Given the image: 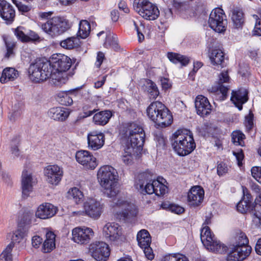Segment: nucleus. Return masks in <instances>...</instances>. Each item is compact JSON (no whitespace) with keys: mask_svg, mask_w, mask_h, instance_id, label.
Returning a JSON list of instances; mask_svg holds the SVG:
<instances>
[{"mask_svg":"<svg viewBox=\"0 0 261 261\" xmlns=\"http://www.w3.org/2000/svg\"><path fill=\"white\" fill-rule=\"evenodd\" d=\"M13 3L16 5L19 11L22 13L28 12L31 10L32 7L30 5H25L20 1L13 0Z\"/></svg>","mask_w":261,"mask_h":261,"instance_id":"obj_55","label":"nucleus"},{"mask_svg":"<svg viewBox=\"0 0 261 261\" xmlns=\"http://www.w3.org/2000/svg\"><path fill=\"white\" fill-rule=\"evenodd\" d=\"M84 207L85 214L93 219L98 218L102 213V205L94 199H88L85 202Z\"/></svg>","mask_w":261,"mask_h":261,"instance_id":"obj_22","label":"nucleus"},{"mask_svg":"<svg viewBox=\"0 0 261 261\" xmlns=\"http://www.w3.org/2000/svg\"><path fill=\"white\" fill-rule=\"evenodd\" d=\"M242 190H243V197L242 198V199H244L245 201L250 203H252V201L253 200V197L248 190V189L244 187H242Z\"/></svg>","mask_w":261,"mask_h":261,"instance_id":"obj_59","label":"nucleus"},{"mask_svg":"<svg viewBox=\"0 0 261 261\" xmlns=\"http://www.w3.org/2000/svg\"><path fill=\"white\" fill-rule=\"evenodd\" d=\"M167 57L169 60L174 64L180 63L182 65L186 66L189 62L188 57L177 53H168Z\"/></svg>","mask_w":261,"mask_h":261,"instance_id":"obj_42","label":"nucleus"},{"mask_svg":"<svg viewBox=\"0 0 261 261\" xmlns=\"http://www.w3.org/2000/svg\"><path fill=\"white\" fill-rule=\"evenodd\" d=\"M89 251L96 261H106L110 253L108 245L103 242H95L91 244Z\"/></svg>","mask_w":261,"mask_h":261,"instance_id":"obj_12","label":"nucleus"},{"mask_svg":"<svg viewBox=\"0 0 261 261\" xmlns=\"http://www.w3.org/2000/svg\"><path fill=\"white\" fill-rule=\"evenodd\" d=\"M71 26V23L65 17L57 16L42 23L41 28L51 37H55L67 31Z\"/></svg>","mask_w":261,"mask_h":261,"instance_id":"obj_6","label":"nucleus"},{"mask_svg":"<svg viewBox=\"0 0 261 261\" xmlns=\"http://www.w3.org/2000/svg\"><path fill=\"white\" fill-rule=\"evenodd\" d=\"M113 203L115 205L121 208V212L118 214L120 219L123 220L130 219L135 217L138 213L136 206L131 203L122 199H114Z\"/></svg>","mask_w":261,"mask_h":261,"instance_id":"obj_14","label":"nucleus"},{"mask_svg":"<svg viewBox=\"0 0 261 261\" xmlns=\"http://www.w3.org/2000/svg\"><path fill=\"white\" fill-rule=\"evenodd\" d=\"M120 226L115 223H108L103 228V234L109 241L117 240L121 235Z\"/></svg>","mask_w":261,"mask_h":261,"instance_id":"obj_25","label":"nucleus"},{"mask_svg":"<svg viewBox=\"0 0 261 261\" xmlns=\"http://www.w3.org/2000/svg\"><path fill=\"white\" fill-rule=\"evenodd\" d=\"M154 140L156 142V146L160 149H164L166 145V140L161 133L156 134Z\"/></svg>","mask_w":261,"mask_h":261,"instance_id":"obj_58","label":"nucleus"},{"mask_svg":"<svg viewBox=\"0 0 261 261\" xmlns=\"http://www.w3.org/2000/svg\"><path fill=\"white\" fill-rule=\"evenodd\" d=\"M195 106L197 114L201 117L209 115L212 111V106L208 99L203 95H198L196 97Z\"/></svg>","mask_w":261,"mask_h":261,"instance_id":"obj_24","label":"nucleus"},{"mask_svg":"<svg viewBox=\"0 0 261 261\" xmlns=\"http://www.w3.org/2000/svg\"><path fill=\"white\" fill-rule=\"evenodd\" d=\"M237 211L242 213L246 214L247 212L252 215V219L255 225L261 227V196H256L254 202L250 203L244 199H242L237 205Z\"/></svg>","mask_w":261,"mask_h":261,"instance_id":"obj_8","label":"nucleus"},{"mask_svg":"<svg viewBox=\"0 0 261 261\" xmlns=\"http://www.w3.org/2000/svg\"><path fill=\"white\" fill-rule=\"evenodd\" d=\"M146 112L148 118L157 125L165 127L173 122L172 115L169 109L161 102L155 101L148 107Z\"/></svg>","mask_w":261,"mask_h":261,"instance_id":"obj_5","label":"nucleus"},{"mask_svg":"<svg viewBox=\"0 0 261 261\" xmlns=\"http://www.w3.org/2000/svg\"><path fill=\"white\" fill-rule=\"evenodd\" d=\"M166 180L163 177L156 179L152 173L149 171L139 174L136 179V189L142 194H152L156 196L165 195L168 191V187L165 184Z\"/></svg>","mask_w":261,"mask_h":261,"instance_id":"obj_1","label":"nucleus"},{"mask_svg":"<svg viewBox=\"0 0 261 261\" xmlns=\"http://www.w3.org/2000/svg\"><path fill=\"white\" fill-rule=\"evenodd\" d=\"M162 261H189L188 258L180 254H170L165 256Z\"/></svg>","mask_w":261,"mask_h":261,"instance_id":"obj_50","label":"nucleus"},{"mask_svg":"<svg viewBox=\"0 0 261 261\" xmlns=\"http://www.w3.org/2000/svg\"><path fill=\"white\" fill-rule=\"evenodd\" d=\"M83 111L84 114V117H87L92 115L96 111L95 109L92 108L88 105H85L83 107Z\"/></svg>","mask_w":261,"mask_h":261,"instance_id":"obj_60","label":"nucleus"},{"mask_svg":"<svg viewBox=\"0 0 261 261\" xmlns=\"http://www.w3.org/2000/svg\"><path fill=\"white\" fill-rule=\"evenodd\" d=\"M30 79L35 83L43 82L49 78L52 79L53 71L48 61L39 59L32 63L28 70Z\"/></svg>","mask_w":261,"mask_h":261,"instance_id":"obj_7","label":"nucleus"},{"mask_svg":"<svg viewBox=\"0 0 261 261\" xmlns=\"http://www.w3.org/2000/svg\"><path fill=\"white\" fill-rule=\"evenodd\" d=\"M69 113V111L66 108L55 107L49 110L48 115L55 120L63 121L68 117Z\"/></svg>","mask_w":261,"mask_h":261,"instance_id":"obj_29","label":"nucleus"},{"mask_svg":"<svg viewBox=\"0 0 261 261\" xmlns=\"http://www.w3.org/2000/svg\"><path fill=\"white\" fill-rule=\"evenodd\" d=\"M67 197L68 199H72L77 204L83 201L84 195L78 188L74 187L68 192Z\"/></svg>","mask_w":261,"mask_h":261,"instance_id":"obj_44","label":"nucleus"},{"mask_svg":"<svg viewBox=\"0 0 261 261\" xmlns=\"http://www.w3.org/2000/svg\"><path fill=\"white\" fill-rule=\"evenodd\" d=\"M245 138V135L240 130L233 131L231 134V140L236 145L242 146L244 144V140Z\"/></svg>","mask_w":261,"mask_h":261,"instance_id":"obj_47","label":"nucleus"},{"mask_svg":"<svg viewBox=\"0 0 261 261\" xmlns=\"http://www.w3.org/2000/svg\"><path fill=\"white\" fill-rule=\"evenodd\" d=\"M233 154L236 158L238 166H241L242 165V161L244 159V154L242 150H240L238 152L233 151Z\"/></svg>","mask_w":261,"mask_h":261,"instance_id":"obj_62","label":"nucleus"},{"mask_svg":"<svg viewBox=\"0 0 261 261\" xmlns=\"http://www.w3.org/2000/svg\"><path fill=\"white\" fill-rule=\"evenodd\" d=\"M53 71L52 83L56 86H61L68 80L66 71L71 66L70 58L63 54H54L48 61Z\"/></svg>","mask_w":261,"mask_h":261,"instance_id":"obj_2","label":"nucleus"},{"mask_svg":"<svg viewBox=\"0 0 261 261\" xmlns=\"http://www.w3.org/2000/svg\"><path fill=\"white\" fill-rule=\"evenodd\" d=\"M47 181L53 185H57L63 176L62 169L57 165H49L44 169Z\"/></svg>","mask_w":261,"mask_h":261,"instance_id":"obj_20","label":"nucleus"},{"mask_svg":"<svg viewBox=\"0 0 261 261\" xmlns=\"http://www.w3.org/2000/svg\"><path fill=\"white\" fill-rule=\"evenodd\" d=\"M75 158L77 162L87 169L93 170L97 166L96 159L88 151H77Z\"/></svg>","mask_w":261,"mask_h":261,"instance_id":"obj_17","label":"nucleus"},{"mask_svg":"<svg viewBox=\"0 0 261 261\" xmlns=\"http://www.w3.org/2000/svg\"><path fill=\"white\" fill-rule=\"evenodd\" d=\"M16 38L23 43L39 42L40 38L35 32L27 30L23 27H18L14 30Z\"/></svg>","mask_w":261,"mask_h":261,"instance_id":"obj_18","label":"nucleus"},{"mask_svg":"<svg viewBox=\"0 0 261 261\" xmlns=\"http://www.w3.org/2000/svg\"><path fill=\"white\" fill-rule=\"evenodd\" d=\"M97 179L100 186L104 189V193L108 197L113 198L119 192L118 182V173L116 169L109 165L101 167L98 170Z\"/></svg>","mask_w":261,"mask_h":261,"instance_id":"obj_3","label":"nucleus"},{"mask_svg":"<svg viewBox=\"0 0 261 261\" xmlns=\"http://www.w3.org/2000/svg\"><path fill=\"white\" fill-rule=\"evenodd\" d=\"M56 235L52 231H48L46 233V239L43 243L42 251L43 253H49L56 247Z\"/></svg>","mask_w":261,"mask_h":261,"instance_id":"obj_30","label":"nucleus"},{"mask_svg":"<svg viewBox=\"0 0 261 261\" xmlns=\"http://www.w3.org/2000/svg\"><path fill=\"white\" fill-rule=\"evenodd\" d=\"M228 171V168L226 165L223 163L221 162L217 166V173L219 175H223L225 173H226Z\"/></svg>","mask_w":261,"mask_h":261,"instance_id":"obj_61","label":"nucleus"},{"mask_svg":"<svg viewBox=\"0 0 261 261\" xmlns=\"http://www.w3.org/2000/svg\"><path fill=\"white\" fill-rule=\"evenodd\" d=\"M254 115L251 111L246 115L245 117V121L244 122L247 132H250L253 128L254 124L253 122Z\"/></svg>","mask_w":261,"mask_h":261,"instance_id":"obj_51","label":"nucleus"},{"mask_svg":"<svg viewBox=\"0 0 261 261\" xmlns=\"http://www.w3.org/2000/svg\"><path fill=\"white\" fill-rule=\"evenodd\" d=\"M248 93L247 90L244 88L232 91L230 100L239 110L241 111L243 104L248 101Z\"/></svg>","mask_w":261,"mask_h":261,"instance_id":"obj_26","label":"nucleus"},{"mask_svg":"<svg viewBox=\"0 0 261 261\" xmlns=\"http://www.w3.org/2000/svg\"><path fill=\"white\" fill-rule=\"evenodd\" d=\"M209 58L213 65H221L224 60V54L221 49L215 48L210 54Z\"/></svg>","mask_w":261,"mask_h":261,"instance_id":"obj_36","label":"nucleus"},{"mask_svg":"<svg viewBox=\"0 0 261 261\" xmlns=\"http://www.w3.org/2000/svg\"><path fill=\"white\" fill-rule=\"evenodd\" d=\"M229 76L227 71L222 72L219 76V81L217 85L212 86L208 87L207 90L210 93H215L218 91L222 94L223 98H225L227 95L229 86L223 84L228 83L229 81Z\"/></svg>","mask_w":261,"mask_h":261,"instance_id":"obj_21","label":"nucleus"},{"mask_svg":"<svg viewBox=\"0 0 261 261\" xmlns=\"http://www.w3.org/2000/svg\"><path fill=\"white\" fill-rule=\"evenodd\" d=\"M33 178L31 174L25 170L22 171L21 179V189L22 197L26 198L29 197L33 191Z\"/></svg>","mask_w":261,"mask_h":261,"instance_id":"obj_28","label":"nucleus"},{"mask_svg":"<svg viewBox=\"0 0 261 261\" xmlns=\"http://www.w3.org/2000/svg\"><path fill=\"white\" fill-rule=\"evenodd\" d=\"M111 111L106 110L96 113L93 118L95 124L100 125H106L112 117Z\"/></svg>","mask_w":261,"mask_h":261,"instance_id":"obj_33","label":"nucleus"},{"mask_svg":"<svg viewBox=\"0 0 261 261\" xmlns=\"http://www.w3.org/2000/svg\"><path fill=\"white\" fill-rule=\"evenodd\" d=\"M57 209L54 205L49 203H44L40 205L36 213L37 218L41 219H48L54 216L57 213Z\"/></svg>","mask_w":261,"mask_h":261,"instance_id":"obj_27","label":"nucleus"},{"mask_svg":"<svg viewBox=\"0 0 261 261\" xmlns=\"http://www.w3.org/2000/svg\"><path fill=\"white\" fill-rule=\"evenodd\" d=\"M145 134L138 135L135 134L134 136L127 137V141L129 143L133 148H142L145 141Z\"/></svg>","mask_w":261,"mask_h":261,"instance_id":"obj_39","label":"nucleus"},{"mask_svg":"<svg viewBox=\"0 0 261 261\" xmlns=\"http://www.w3.org/2000/svg\"><path fill=\"white\" fill-rule=\"evenodd\" d=\"M253 17L256 19V23L252 34L253 35L260 36H261V18H258L256 15H254Z\"/></svg>","mask_w":261,"mask_h":261,"instance_id":"obj_57","label":"nucleus"},{"mask_svg":"<svg viewBox=\"0 0 261 261\" xmlns=\"http://www.w3.org/2000/svg\"><path fill=\"white\" fill-rule=\"evenodd\" d=\"M137 240L139 246L142 249H146L150 246L151 237L148 231L145 229L141 230L137 234Z\"/></svg>","mask_w":261,"mask_h":261,"instance_id":"obj_32","label":"nucleus"},{"mask_svg":"<svg viewBox=\"0 0 261 261\" xmlns=\"http://www.w3.org/2000/svg\"><path fill=\"white\" fill-rule=\"evenodd\" d=\"M133 8L141 16L147 20H154L160 15L158 7L149 0H134Z\"/></svg>","mask_w":261,"mask_h":261,"instance_id":"obj_10","label":"nucleus"},{"mask_svg":"<svg viewBox=\"0 0 261 261\" xmlns=\"http://www.w3.org/2000/svg\"><path fill=\"white\" fill-rule=\"evenodd\" d=\"M4 40L7 49L5 57L9 58V57L14 56V49L16 46V43L13 41L10 38L7 37H4Z\"/></svg>","mask_w":261,"mask_h":261,"instance_id":"obj_46","label":"nucleus"},{"mask_svg":"<svg viewBox=\"0 0 261 261\" xmlns=\"http://www.w3.org/2000/svg\"><path fill=\"white\" fill-rule=\"evenodd\" d=\"M91 27L89 22L86 20H82L79 23V29L77 36L81 38H87L90 32Z\"/></svg>","mask_w":261,"mask_h":261,"instance_id":"obj_43","label":"nucleus"},{"mask_svg":"<svg viewBox=\"0 0 261 261\" xmlns=\"http://www.w3.org/2000/svg\"><path fill=\"white\" fill-rule=\"evenodd\" d=\"M249 240L246 235L241 232L237 236L236 242L232 246H249Z\"/></svg>","mask_w":261,"mask_h":261,"instance_id":"obj_53","label":"nucleus"},{"mask_svg":"<svg viewBox=\"0 0 261 261\" xmlns=\"http://www.w3.org/2000/svg\"><path fill=\"white\" fill-rule=\"evenodd\" d=\"M33 219L34 214L32 212L28 211L23 212L20 220L19 227L24 228L28 230L30 227Z\"/></svg>","mask_w":261,"mask_h":261,"instance_id":"obj_40","label":"nucleus"},{"mask_svg":"<svg viewBox=\"0 0 261 261\" xmlns=\"http://www.w3.org/2000/svg\"><path fill=\"white\" fill-rule=\"evenodd\" d=\"M13 6L6 0H0V17L7 24H12L15 18Z\"/></svg>","mask_w":261,"mask_h":261,"instance_id":"obj_19","label":"nucleus"},{"mask_svg":"<svg viewBox=\"0 0 261 261\" xmlns=\"http://www.w3.org/2000/svg\"><path fill=\"white\" fill-rule=\"evenodd\" d=\"M252 177L259 183L261 184V167L254 166L251 170Z\"/></svg>","mask_w":261,"mask_h":261,"instance_id":"obj_56","label":"nucleus"},{"mask_svg":"<svg viewBox=\"0 0 261 261\" xmlns=\"http://www.w3.org/2000/svg\"><path fill=\"white\" fill-rule=\"evenodd\" d=\"M172 146L179 155L185 156L191 153L196 147L191 132L180 129L176 131L172 135Z\"/></svg>","mask_w":261,"mask_h":261,"instance_id":"obj_4","label":"nucleus"},{"mask_svg":"<svg viewBox=\"0 0 261 261\" xmlns=\"http://www.w3.org/2000/svg\"><path fill=\"white\" fill-rule=\"evenodd\" d=\"M118 45V42L115 35L111 36V35H109L107 36L106 41L104 43V46L106 47L112 46L116 48Z\"/></svg>","mask_w":261,"mask_h":261,"instance_id":"obj_54","label":"nucleus"},{"mask_svg":"<svg viewBox=\"0 0 261 261\" xmlns=\"http://www.w3.org/2000/svg\"><path fill=\"white\" fill-rule=\"evenodd\" d=\"M204 196V190L200 186L192 187L188 193V205L191 208H199L203 202Z\"/></svg>","mask_w":261,"mask_h":261,"instance_id":"obj_13","label":"nucleus"},{"mask_svg":"<svg viewBox=\"0 0 261 261\" xmlns=\"http://www.w3.org/2000/svg\"><path fill=\"white\" fill-rule=\"evenodd\" d=\"M42 242V239L38 236H34L32 239V244L33 247L35 248H39Z\"/></svg>","mask_w":261,"mask_h":261,"instance_id":"obj_63","label":"nucleus"},{"mask_svg":"<svg viewBox=\"0 0 261 261\" xmlns=\"http://www.w3.org/2000/svg\"><path fill=\"white\" fill-rule=\"evenodd\" d=\"M27 230L24 228L19 227L17 230L14 233L11 243H20L25 238L27 235Z\"/></svg>","mask_w":261,"mask_h":261,"instance_id":"obj_48","label":"nucleus"},{"mask_svg":"<svg viewBox=\"0 0 261 261\" xmlns=\"http://www.w3.org/2000/svg\"><path fill=\"white\" fill-rule=\"evenodd\" d=\"M145 134L142 126L135 122L130 123L127 124L124 133L126 138L134 136L135 134L141 135Z\"/></svg>","mask_w":261,"mask_h":261,"instance_id":"obj_34","label":"nucleus"},{"mask_svg":"<svg viewBox=\"0 0 261 261\" xmlns=\"http://www.w3.org/2000/svg\"><path fill=\"white\" fill-rule=\"evenodd\" d=\"M80 39L77 37H68L60 42V45L62 47L71 49L77 47L80 45Z\"/></svg>","mask_w":261,"mask_h":261,"instance_id":"obj_41","label":"nucleus"},{"mask_svg":"<svg viewBox=\"0 0 261 261\" xmlns=\"http://www.w3.org/2000/svg\"><path fill=\"white\" fill-rule=\"evenodd\" d=\"M251 250L250 246H232L227 261H243L250 255Z\"/></svg>","mask_w":261,"mask_h":261,"instance_id":"obj_15","label":"nucleus"},{"mask_svg":"<svg viewBox=\"0 0 261 261\" xmlns=\"http://www.w3.org/2000/svg\"><path fill=\"white\" fill-rule=\"evenodd\" d=\"M133 159L131 153L129 151H125L124 154L122 155L123 162L125 164H129L131 163Z\"/></svg>","mask_w":261,"mask_h":261,"instance_id":"obj_64","label":"nucleus"},{"mask_svg":"<svg viewBox=\"0 0 261 261\" xmlns=\"http://www.w3.org/2000/svg\"><path fill=\"white\" fill-rule=\"evenodd\" d=\"M145 90L150 99H155L159 95V91L156 84L150 80H146L144 84Z\"/></svg>","mask_w":261,"mask_h":261,"instance_id":"obj_37","label":"nucleus"},{"mask_svg":"<svg viewBox=\"0 0 261 261\" xmlns=\"http://www.w3.org/2000/svg\"><path fill=\"white\" fill-rule=\"evenodd\" d=\"M231 19L234 28H242L244 23V17L243 11L240 9H234L232 12Z\"/></svg>","mask_w":261,"mask_h":261,"instance_id":"obj_35","label":"nucleus"},{"mask_svg":"<svg viewBox=\"0 0 261 261\" xmlns=\"http://www.w3.org/2000/svg\"><path fill=\"white\" fill-rule=\"evenodd\" d=\"M88 145L89 148L97 150L101 148L105 144V135L97 131H92L88 134Z\"/></svg>","mask_w":261,"mask_h":261,"instance_id":"obj_23","label":"nucleus"},{"mask_svg":"<svg viewBox=\"0 0 261 261\" xmlns=\"http://www.w3.org/2000/svg\"><path fill=\"white\" fill-rule=\"evenodd\" d=\"M20 138L19 136L14 137L11 141V152L15 156L18 157L19 155V150L18 146L20 144Z\"/></svg>","mask_w":261,"mask_h":261,"instance_id":"obj_49","label":"nucleus"},{"mask_svg":"<svg viewBox=\"0 0 261 261\" xmlns=\"http://www.w3.org/2000/svg\"><path fill=\"white\" fill-rule=\"evenodd\" d=\"M208 24L215 32H224L226 29L227 20L223 10L220 8L214 9L210 15Z\"/></svg>","mask_w":261,"mask_h":261,"instance_id":"obj_11","label":"nucleus"},{"mask_svg":"<svg viewBox=\"0 0 261 261\" xmlns=\"http://www.w3.org/2000/svg\"><path fill=\"white\" fill-rule=\"evenodd\" d=\"M75 91V90H72L59 93L57 95V100L62 105H71L73 103V99L71 95Z\"/></svg>","mask_w":261,"mask_h":261,"instance_id":"obj_38","label":"nucleus"},{"mask_svg":"<svg viewBox=\"0 0 261 261\" xmlns=\"http://www.w3.org/2000/svg\"><path fill=\"white\" fill-rule=\"evenodd\" d=\"M163 208H168L169 210L171 212L177 214H182L184 212L185 210L182 207L175 204H168L167 203H163L162 204Z\"/></svg>","mask_w":261,"mask_h":261,"instance_id":"obj_52","label":"nucleus"},{"mask_svg":"<svg viewBox=\"0 0 261 261\" xmlns=\"http://www.w3.org/2000/svg\"><path fill=\"white\" fill-rule=\"evenodd\" d=\"M200 239L205 248L210 251L223 253L227 250V246L217 240L207 226L201 229Z\"/></svg>","mask_w":261,"mask_h":261,"instance_id":"obj_9","label":"nucleus"},{"mask_svg":"<svg viewBox=\"0 0 261 261\" xmlns=\"http://www.w3.org/2000/svg\"><path fill=\"white\" fill-rule=\"evenodd\" d=\"M19 76L18 71L14 68L7 67L5 68L0 77V82L4 84L9 81H13Z\"/></svg>","mask_w":261,"mask_h":261,"instance_id":"obj_31","label":"nucleus"},{"mask_svg":"<svg viewBox=\"0 0 261 261\" xmlns=\"http://www.w3.org/2000/svg\"><path fill=\"white\" fill-rule=\"evenodd\" d=\"M72 240L80 244H87L89 242L93 237L94 232L92 229L89 227H76L72 231Z\"/></svg>","mask_w":261,"mask_h":261,"instance_id":"obj_16","label":"nucleus"},{"mask_svg":"<svg viewBox=\"0 0 261 261\" xmlns=\"http://www.w3.org/2000/svg\"><path fill=\"white\" fill-rule=\"evenodd\" d=\"M14 246L13 243H10L7 246L0 254V261H12L13 257L11 252Z\"/></svg>","mask_w":261,"mask_h":261,"instance_id":"obj_45","label":"nucleus"}]
</instances>
